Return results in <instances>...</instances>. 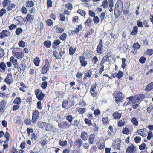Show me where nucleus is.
<instances>
[{
  "mask_svg": "<svg viewBox=\"0 0 153 153\" xmlns=\"http://www.w3.org/2000/svg\"><path fill=\"white\" fill-rule=\"evenodd\" d=\"M123 2L121 0L118 1L116 3L114 13L116 18H118L120 16L123 11Z\"/></svg>",
  "mask_w": 153,
  "mask_h": 153,
  "instance_id": "nucleus-1",
  "label": "nucleus"
},
{
  "mask_svg": "<svg viewBox=\"0 0 153 153\" xmlns=\"http://www.w3.org/2000/svg\"><path fill=\"white\" fill-rule=\"evenodd\" d=\"M113 95L115 97V100L117 103L123 101L124 95L122 92L119 91H116L113 93Z\"/></svg>",
  "mask_w": 153,
  "mask_h": 153,
  "instance_id": "nucleus-2",
  "label": "nucleus"
},
{
  "mask_svg": "<svg viewBox=\"0 0 153 153\" xmlns=\"http://www.w3.org/2000/svg\"><path fill=\"white\" fill-rule=\"evenodd\" d=\"M35 94L38 100L40 101L43 99L45 96L44 94L43 93L42 91L39 89H38L35 91Z\"/></svg>",
  "mask_w": 153,
  "mask_h": 153,
  "instance_id": "nucleus-3",
  "label": "nucleus"
},
{
  "mask_svg": "<svg viewBox=\"0 0 153 153\" xmlns=\"http://www.w3.org/2000/svg\"><path fill=\"white\" fill-rule=\"evenodd\" d=\"M17 48H15L12 51V53L16 57V58L19 59H22L24 56V54L22 52H16L17 51Z\"/></svg>",
  "mask_w": 153,
  "mask_h": 153,
  "instance_id": "nucleus-4",
  "label": "nucleus"
},
{
  "mask_svg": "<svg viewBox=\"0 0 153 153\" xmlns=\"http://www.w3.org/2000/svg\"><path fill=\"white\" fill-rule=\"evenodd\" d=\"M71 126V124H69L67 121L60 122L58 124L59 127L62 129L69 128Z\"/></svg>",
  "mask_w": 153,
  "mask_h": 153,
  "instance_id": "nucleus-5",
  "label": "nucleus"
},
{
  "mask_svg": "<svg viewBox=\"0 0 153 153\" xmlns=\"http://www.w3.org/2000/svg\"><path fill=\"white\" fill-rule=\"evenodd\" d=\"M39 112L37 110H36L33 111L32 114V121L33 123H35L37 121V120L39 118Z\"/></svg>",
  "mask_w": 153,
  "mask_h": 153,
  "instance_id": "nucleus-6",
  "label": "nucleus"
},
{
  "mask_svg": "<svg viewBox=\"0 0 153 153\" xmlns=\"http://www.w3.org/2000/svg\"><path fill=\"white\" fill-rule=\"evenodd\" d=\"M50 64L48 60H46L45 61V64L43 67L42 71V74H45L47 73L50 67Z\"/></svg>",
  "mask_w": 153,
  "mask_h": 153,
  "instance_id": "nucleus-7",
  "label": "nucleus"
},
{
  "mask_svg": "<svg viewBox=\"0 0 153 153\" xmlns=\"http://www.w3.org/2000/svg\"><path fill=\"white\" fill-rule=\"evenodd\" d=\"M7 76L4 80L7 84L10 85L11 84L13 81V79L12 78V74L11 73H9L7 74Z\"/></svg>",
  "mask_w": 153,
  "mask_h": 153,
  "instance_id": "nucleus-8",
  "label": "nucleus"
},
{
  "mask_svg": "<svg viewBox=\"0 0 153 153\" xmlns=\"http://www.w3.org/2000/svg\"><path fill=\"white\" fill-rule=\"evenodd\" d=\"M135 146L133 144H131L128 146L126 149V153H135Z\"/></svg>",
  "mask_w": 153,
  "mask_h": 153,
  "instance_id": "nucleus-9",
  "label": "nucleus"
},
{
  "mask_svg": "<svg viewBox=\"0 0 153 153\" xmlns=\"http://www.w3.org/2000/svg\"><path fill=\"white\" fill-rule=\"evenodd\" d=\"M121 141L120 140H117L114 142L112 144L114 148L115 149L119 150L120 147V144Z\"/></svg>",
  "mask_w": 153,
  "mask_h": 153,
  "instance_id": "nucleus-10",
  "label": "nucleus"
},
{
  "mask_svg": "<svg viewBox=\"0 0 153 153\" xmlns=\"http://www.w3.org/2000/svg\"><path fill=\"white\" fill-rule=\"evenodd\" d=\"M102 47V40H100V41L99 43L97 46V53H101L103 50Z\"/></svg>",
  "mask_w": 153,
  "mask_h": 153,
  "instance_id": "nucleus-11",
  "label": "nucleus"
},
{
  "mask_svg": "<svg viewBox=\"0 0 153 153\" xmlns=\"http://www.w3.org/2000/svg\"><path fill=\"white\" fill-rule=\"evenodd\" d=\"M80 62L82 66L85 67L87 65V62L85 60V58L83 56H80L79 57Z\"/></svg>",
  "mask_w": 153,
  "mask_h": 153,
  "instance_id": "nucleus-12",
  "label": "nucleus"
},
{
  "mask_svg": "<svg viewBox=\"0 0 153 153\" xmlns=\"http://www.w3.org/2000/svg\"><path fill=\"white\" fill-rule=\"evenodd\" d=\"M88 134L85 132H83L81 133L80 137L83 140L86 141L88 138Z\"/></svg>",
  "mask_w": 153,
  "mask_h": 153,
  "instance_id": "nucleus-13",
  "label": "nucleus"
},
{
  "mask_svg": "<svg viewBox=\"0 0 153 153\" xmlns=\"http://www.w3.org/2000/svg\"><path fill=\"white\" fill-rule=\"evenodd\" d=\"M95 136V135L94 134H91L90 135L89 138V143L91 144H92L94 143V138Z\"/></svg>",
  "mask_w": 153,
  "mask_h": 153,
  "instance_id": "nucleus-14",
  "label": "nucleus"
},
{
  "mask_svg": "<svg viewBox=\"0 0 153 153\" xmlns=\"http://www.w3.org/2000/svg\"><path fill=\"white\" fill-rule=\"evenodd\" d=\"M0 68L1 69L0 70L1 72L4 73L5 71L6 66L5 63L4 62H1L0 64Z\"/></svg>",
  "mask_w": 153,
  "mask_h": 153,
  "instance_id": "nucleus-15",
  "label": "nucleus"
},
{
  "mask_svg": "<svg viewBox=\"0 0 153 153\" xmlns=\"http://www.w3.org/2000/svg\"><path fill=\"white\" fill-rule=\"evenodd\" d=\"M145 96L143 94H139L137 97V100L138 103H140L141 101L144 98Z\"/></svg>",
  "mask_w": 153,
  "mask_h": 153,
  "instance_id": "nucleus-16",
  "label": "nucleus"
},
{
  "mask_svg": "<svg viewBox=\"0 0 153 153\" xmlns=\"http://www.w3.org/2000/svg\"><path fill=\"white\" fill-rule=\"evenodd\" d=\"M153 89V82L149 84L145 88V90L150 91Z\"/></svg>",
  "mask_w": 153,
  "mask_h": 153,
  "instance_id": "nucleus-17",
  "label": "nucleus"
},
{
  "mask_svg": "<svg viewBox=\"0 0 153 153\" xmlns=\"http://www.w3.org/2000/svg\"><path fill=\"white\" fill-rule=\"evenodd\" d=\"M75 143L79 148H80L83 143V141L80 139H79L75 141Z\"/></svg>",
  "mask_w": 153,
  "mask_h": 153,
  "instance_id": "nucleus-18",
  "label": "nucleus"
},
{
  "mask_svg": "<svg viewBox=\"0 0 153 153\" xmlns=\"http://www.w3.org/2000/svg\"><path fill=\"white\" fill-rule=\"evenodd\" d=\"M26 7H31L34 5V4L32 1H28L26 2Z\"/></svg>",
  "mask_w": 153,
  "mask_h": 153,
  "instance_id": "nucleus-19",
  "label": "nucleus"
},
{
  "mask_svg": "<svg viewBox=\"0 0 153 153\" xmlns=\"http://www.w3.org/2000/svg\"><path fill=\"white\" fill-rule=\"evenodd\" d=\"M26 18L27 21L30 22H31L34 19L33 16L29 14H27Z\"/></svg>",
  "mask_w": 153,
  "mask_h": 153,
  "instance_id": "nucleus-20",
  "label": "nucleus"
},
{
  "mask_svg": "<svg viewBox=\"0 0 153 153\" xmlns=\"http://www.w3.org/2000/svg\"><path fill=\"white\" fill-rule=\"evenodd\" d=\"M138 27L137 26H134L133 28V30L131 33V34L132 35H135L138 31Z\"/></svg>",
  "mask_w": 153,
  "mask_h": 153,
  "instance_id": "nucleus-21",
  "label": "nucleus"
},
{
  "mask_svg": "<svg viewBox=\"0 0 153 153\" xmlns=\"http://www.w3.org/2000/svg\"><path fill=\"white\" fill-rule=\"evenodd\" d=\"M82 29V26L81 25H79L78 27L74 30L72 31V32L76 33H77L80 31H81Z\"/></svg>",
  "mask_w": 153,
  "mask_h": 153,
  "instance_id": "nucleus-22",
  "label": "nucleus"
},
{
  "mask_svg": "<svg viewBox=\"0 0 153 153\" xmlns=\"http://www.w3.org/2000/svg\"><path fill=\"white\" fill-rule=\"evenodd\" d=\"M16 5L14 4H11V3L8 6L7 9L8 11L12 10L13 9L16 7Z\"/></svg>",
  "mask_w": 153,
  "mask_h": 153,
  "instance_id": "nucleus-23",
  "label": "nucleus"
},
{
  "mask_svg": "<svg viewBox=\"0 0 153 153\" xmlns=\"http://www.w3.org/2000/svg\"><path fill=\"white\" fill-rule=\"evenodd\" d=\"M113 116L115 119H120L121 116V114L117 112H114L113 113Z\"/></svg>",
  "mask_w": 153,
  "mask_h": 153,
  "instance_id": "nucleus-24",
  "label": "nucleus"
},
{
  "mask_svg": "<svg viewBox=\"0 0 153 153\" xmlns=\"http://www.w3.org/2000/svg\"><path fill=\"white\" fill-rule=\"evenodd\" d=\"M92 74V72L90 70L85 71L84 75L88 78L90 77H91V75Z\"/></svg>",
  "mask_w": 153,
  "mask_h": 153,
  "instance_id": "nucleus-25",
  "label": "nucleus"
},
{
  "mask_svg": "<svg viewBox=\"0 0 153 153\" xmlns=\"http://www.w3.org/2000/svg\"><path fill=\"white\" fill-rule=\"evenodd\" d=\"M22 100L19 97H17L13 101V103L15 104H19L21 102Z\"/></svg>",
  "mask_w": 153,
  "mask_h": 153,
  "instance_id": "nucleus-26",
  "label": "nucleus"
},
{
  "mask_svg": "<svg viewBox=\"0 0 153 153\" xmlns=\"http://www.w3.org/2000/svg\"><path fill=\"white\" fill-rule=\"evenodd\" d=\"M11 3L10 0H4L3 2V4L4 7H6L8 6Z\"/></svg>",
  "mask_w": 153,
  "mask_h": 153,
  "instance_id": "nucleus-27",
  "label": "nucleus"
},
{
  "mask_svg": "<svg viewBox=\"0 0 153 153\" xmlns=\"http://www.w3.org/2000/svg\"><path fill=\"white\" fill-rule=\"evenodd\" d=\"M1 33H2L5 37H7L10 34L9 30H5L2 31Z\"/></svg>",
  "mask_w": 153,
  "mask_h": 153,
  "instance_id": "nucleus-28",
  "label": "nucleus"
},
{
  "mask_svg": "<svg viewBox=\"0 0 153 153\" xmlns=\"http://www.w3.org/2000/svg\"><path fill=\"white\" fill-rule=\"evenodd\" d=\"M6 103L4 101H1L0 104V110L2 111L4 108Z\"/></svg>",
  "mask_w": 153,
  "mask_h": 153,
  "instance_id": "nucleus-29",
  "label": "nucleus"
},
{
  "mask_svg": "<svg viewBox=\"0 0 153 153\" xmlns=\"http://www.w3.org/2000/svg\"><path fill=\"white\" fill-rule=\"evenodd\" d=\"M91 22L92 20L90 18H88L85 22V24L88 27H90L91 25Z\"/></svg>",
  "mask_w": 153,
  "mask_h": 153,
  "instance_id": "nucleus-30",
  "label": "nucleus"
},
{
  "mask_svg": "<svg viewBox=\"0 0 153 153\" xmlns=\"http://www.w3.org/2000/svg\"><path fill=\"white\" fill-rule=\"evenodd\" d=\"M53 54L54 56L57 59H61V55H59V53L58 54L57 52L56 51H53Z\"/></svg>",
  "mask_w": 153,
  "mask_h": 153,
  "instance_id": "nucleus-31",
  "label": "nucleus"
},
{
  "mask_svg": "<svg viewBox=\"0 0 153 153\" xmlns=\"http://www.w3.org/2000/svg\"><path fill=\"white\" fill-rule=\"evenodd\" d=\"M123 75V72L120 71H119L118 73L116 75L115 77H117L119 79H120L122 77Z\"/></svg>",
  "mask_w": 153,
  "mask_h": 153,
  "instance_id": "nucleus-32",
  "label": "nucleus"
},
{
  "mask_svg": "<svg viewBox=\"0 0 153 153\" xmlns=\"http://www.w3.org/2000/svg\"><path fill=\"white\" fill-rule=\"evenodd\" d=\"M67 35L65 33H63L59 37L60 40L62 41H65L66 39Z\"/></svg>",
  "mask_w": 153,
  "mask_h": 153,
  "instance_id": "nucleus-33",
  "label": "nucleus"
},
{
  "mask_svg": "<svg viewBox=\"0 0 153 153\" xmlns=\"http://www.w3.org/2000/svg\"><path fill=\"white\" fill-rule=\"evenodd\" d=\"M40 61L39 58L38 57H36L34 59V62L36 66H39Z\"/></svg>",
  "mask_w": 153,
  "mask_h": 153,
  "instance_id": "nucleus-34",
  "label": "nucleus"
},
{
  "mask_svg": "<svg viewBox=\"0 0 153 153\" xmlns=\"http://www.w3.org/2000/svg\"><path fill=\"white\" fill-rule=\"evenodd\" d=\"M10 61L12 62L13 65L18 63L17 59H15L14 57L13 56H12L10 57Z\"/></svg>",
  "mask_w": 153,
  "mask_h": 153,
  "instance_id": "nucleus-35",
  "label": "nucleus"
},
{
  "mask_svg": "<svg viewBox=\"0 0 153 153\" xmlns=\"http://www.w3.org/2000/svg\"><path fill=\"white\" fill-rule=\"evenodd\" d=\"M122 132L124 134H128L129 133L130 131L128 128H125L123 129Z\"/></svg>",
  "mask_w": 153,
  "mask_h": 153,
  "instance_id": "nucleus-36",
  "label": "nucleus"
},
{
  "mask_svg": "<svg viewBox=\"0 0 153 153\" xmlns=\"http://www.w3.org/2000/svg\"><path fill=\"white\" fill-rule=\"evenodd\" d=\"M102 6L104 8L108 7V2L107 0H104L102 3Z\"/></svg>",
  "mask_w": 153,
  "mask_h": 153,
  "instance_id": "nucleus-37",
  "label": "nucleus"
},
{
  "mask_svg": "<svg viewBox=\"0 0 153 153\" xmlns=\"http://www.w3.org/2000/svg\"><path fill=\"white\" fill-rule=\"evenodd\" d=\"M59 144L62 146H65L67 145V141L66 140L63 141L60 140L59 141Z\"/></svg>",
  "mask_w": 153,
  "mask_h": 153,
  "instance_id": "nucleus-38",
  "label": "nucleus"
},
{
  "mask_svg": "<svg viewBox=\"0 0 153 153\" xmlns=\"http://www.w3.org/2000/svg\"><path fill=\"white\" fill-rule=\"evenodd\" d=\"M51 44V42L50 41H46L44 43V45L47 48H49L50 47Z\"/></svg>",
  "mask_w": 153,
  "mask_h": 153,
  "instance_id": "nucleus-39",
  "label": "nucleus"
},
{
  "mask_svg": "<svg viewBox=\"0 0 153 153\" xmlns=\"http://www.w3.org/2000/svg\"><path fill=\"white\" fill-rule=\"evenodd\" d=\"M86 108H79L78 109V111L81 114H83L86 111Z\"/></svg>",
  "mask_w": 153,
  "mask_h": 153,
  "instance_id": "nucleus-40",
  "label": "nucleus"
},
{
  "mask_svg": "<svg viewBox=\"0 0 153 153\" xmlns=\"http://www.w3.org/2000/svg\"><path fill=\"white\" fill-rule=\"evenodd\" d=\"M66 119L69 122L71 123L73 120L72 116L70 115H68L66 117Z\"/></svg>",
  "mask_w": 153,
  "mask_h": 153,
  "instance_id": "nucleus-41",
  "label": "nucleus"
},
{
  "mask_svg": "<svg viewBox=\"0 0 153 153\" xmlns=\"http://www.w3.org/2000/svg\"><path fill=\"white\" fill-rule=\"evenodd\" d=\"M77 13L83 16H85L86 14V13L84 10L81 9H79L78 10Z\"/></svg>",
  "mask_w": 153,
  "mask_h": 153,
  "instance_id": "nucleus-42",
  "label": "nucleus"
},
{
  "mask_svg": "<svg viewBox=\"0 0 153 153\" xmlns=\"http://www.w3.org/2000/svg\"><path fill=\"white\" fill-rule=\"evenodd\" d=\"M68 104V100H65L62 102V106L63 108H65Z\"/></svg>",
  "mask_w": 153,
  "mask_h": 153,
  "instance_id": "nucleus-43",
  "label": "nucleus"
},
{
  "mask_svg": "<svg viewBox=\"0 0 153 153\" xmlns=\"http://www.w3.org/2000/svg\"><path fill=\"white\" fill-rule=\"evenodd\" d=\"M131 122L133 124L136 126L138 125V121L135 117H134L132 119Z\"/></svg>",
  "mask_w": 153,
  "mask_h": 153,
  "instance_id": "nucleus-44",
  "label": "nucleus"
},
{
  "mask_svg": "<svg viewBox=\"0 0 153 153\" xmlns=\"http://www.w3.org/2000/svg\"><path fill=\"white\" fill-rule=\"evenodd\" d=\"M47 82L44 81L42 83L41 87L43 89H45L47 87Z\"/></svg>",
  "mask_w": 153,
  "mask_h": 153,
  "instance_id": "nucleus-45",
  "label": "nucleus"
},
{
  "mask_svg": "<svg viewBox=\"0 0 153 153\" xmlns=\"http://www.w3.org/2000/svg\"><path fill=\"white\" fill-rule=\"evenodd\" d=\"M23 31V30L21 28H18L16 31V33L17 35H19Z\"/></svg>",
  "mask_w": 153,
  "mask_h": 153,
  "instance_id": "nucleus-46",
  "label": "nucleus"
},
{
  "mask_svg": "<svg viewBox=\"0 0 153 153\" xmlns=\"http://www.w3.org/2000/svg\"><path fill=\"white\" fill-rule=\"evenodd\" d=\"M146 59V58L145 57L142 56L140 58L139 61L141 63L143 64L145 63Z\"/></svg>",
  "mask_w": 153,
  "mask_h": 153,
  "instance_id": "nucleus-47",
  "label": "nucleus"
},
{
  "mask_svg": "<svg viewBox=\"0 0 153 153\" xmlns=\"http://www.w3.org/2000/svg\"><path fill=\"white\" fill-rule=\"evenodd\" d=\"M56 31L58 33H61L64 31V29L62 28L58 27L56 28Z\"/></svg>",
  "mask_w": 153,
  "mask_h": 153,
  "instance_id": "nucleus-48",
  "label": "nucleus"
},
{
  "mask_svg": "<svg viewBox=\"0 0 153 153\" xmlns=\"http://www.w3.org/2000/svg\"><path fill=\"white\" fill-rule=\"evenodd\" d=\"M45 122H43L41 121H38V126L41 128H43L44 126V124Z\"/></svg>",
  "mask_w": 153,
  "mask_h": 153,
  "instance_id": "nucleus-49",
  "label": "nucleus"
},
{
  "mask_svg": "<svg viewBox=\"0 0 153 153\" xmlns=\"http://www.w3.org/2000/svg\"><path fill=\"white\" fill-rule=\"evenodd\" d=\"M93 21L95 24H97L99 22V19L97 16H95L93 18Z\"/></svg>",
  "mask_w": 153,
  "mask_h": 153,
  "instance_id": "nucleus-50",
  "label": "nucleus"
},
{
  "mask_svg": "<svg viewBox=\"0 0 153 153\" xmlns=\"http://www.w3.org/2000/svg\"><path fill=\"white\" fill-rule=\"evenodd\" d=\"M18 45L21 47H24L25 45V43L22 40H21L19 41Z\"/></svg>",
  "mask_w": 153,
  "mask_h": 153,
  "instance_id": "nucleus-51",
  "label": "nucleus"
},
{
  "mask_svg": "<svg viewBox=\"0 0 153 153\" xmlns=\"http://www.w3.org/2000/svg\"><path fill=\"white\" fill-rule=\"evenodd\" d=\"M75 52V50H74L72 47L71 46L69 48V53L70 55H73Z\"/></svg>",
  "mask_w": 153,
  "mask_h": 153,
  "instance_id": "nucleus-52",
  "label": "nucleus"
},
{
  "mask_svg": "<svg viewBox=\"0 0 153 153\" xmlns=\"http://www.w3.org/2000/svg\"><path fill=\"white\" fill-rule=\"evenodd\" d=\"M129 99V101L128 102L129 103H134L135 102V98L133 97H130L128 98Z\"/></svg>",
  "mask_w": 153,
  "mask_h": 153,
  "instance_id": "nucleus-53",
  "label": "nucleus"
},
{
  "mask_svg": "<svg viewBox=\"0 0 153 153\" xmlns=\"http://www.w3.org/2000/svg\"><path fill=\"white\" fill-rule=\"evenodd\" d=\"M4 137L5 138L7 139V141H8L10 140V135L9 133L7 131L4 134Z\"/></svg>",
  "mask_w": 153,
  "mask_h": 153,
  "instance_id": "nucleus-54",
  "label": "nucleus"
},
{
  "mask_svg": "<svg viewBox=\"0 0 153 153\" xmlns=\"http://www.w3.org/2000/svg\"><path fill=\"white\" fill-rule=\"evenodd\" d=\"M153 137L152 133L151 131H149L148 133L147 139L149 140Z\"/></svg>",
  "mask_w": 153,
  "mask_h": 153,
  "instance_id": "nucleus-55",
  "label": "nucleus"
},
{
  "mask_svg": "<svg viewBox=\"0 0 153 153\" xmlns=\"http://www.w3.org/2000/svg\"><path fill=\"white\" fill-rule=\"evenodd\" d=\"M46 23L48 26H51L53 24L52 20L51 19H48L46 21Z\"/></svg>",
  "mask_w": 153,
  "mask_h": 153,
  "instance_id": "nucleus-56",
  "label": "nucleus"
},
{
  "mask_svg": "<svg viewBox=\"0 0 153 153\" xmlns=\"http://www.w3.org/2000/svg\"><path fill=\"white\" fill-rule=\"evenodd\" d=\"M133 47L134 49H138L140 47V46L138 43H134L133 44Z\"/></svg>",
  "mask_w": 153,
  "mask_h": 153,
  "instance_id": "nucleus-57",
  "label": "nucleus"
},
{
  "mask_svg": "<svg viewBox=\"0 0 153 153\" xmlns=\"http://www.w3.org/2000/svg\"><path fill=\"white\" fill-rule=\"evenodd\" d=\"M47 6L48 7V8L49 7H51L52 6V1L50 0H47Z\"/></svg>",
  "mask_w": 153,
  "mask_h": 153,
  "instance_id": "nucleus-58",
  "label": "nucleus"
},
{
  "mask_svg": "<svg viewBox=\"0 0 153 153\" xmlns=\"http://www.w3.org/2000/svg\"><path fill=\"white\" fill-rule=\"evenodd\" d=\"M102 121L104 123H107L109 122V120L108 117H103L102 118Z\"/></svg>",
  "mask_w": 153,
  "mask_h": 153,
  "instance_id": "nucleus-59",
  "label": "nucleus"
},
{
  "mask_svg": "<svg viewBox=\"0 0 153 153\" xmlns=\"http://www.w3.org/2000/svg\"><path fill=\"white\" fill-rule=\"evenodd\" d=\"M122 68L124 69L126 67V64H125V62H126V59L124 58H122Z\"/></svg>",
  "mask_w": 153,
  "mask_h": 153,
  "instance_id": "nucleus-60",
  "label": "nucleus"
},
{
  "mask_svg": "<svg viewBox=\"0 0 153 153\" xmlns=\"http://www.w3.org/2000/svg\"><path fill=\"white\" fill-rule=\"evenodd\" d=\"M146 146V145L145 143H143L139 146V148L140 150H143L145 149Z\"/></svg>",
  "mask_w": 153,
  "mask_h": 153,
  "instance_id": "nucleus-61",
  "label": "nucleus"
},
{
  "mask_svg": "<svg viewBox=\"0 0 153 153\" xmlns=\"http://www.w3.org/2000/svg\"><path fill=\"white\" fill-rule=\"evenodd\" d=\"M85 123L89 126H91V121L90 120H88L87 118H85Z\"/></svg>",
  "mask_w": 153,
  "mask_h": 153,
  "instance_id": "nucleus-62",
  "label": "nucleus"
},
{
  "mask_svg": "<svg viewBox=\"0 0 153 153\" xmlns=\"http://www.w3.org/2000/svg\"><path fill=\"white\" fill-rule=\"evenodd\" d=\"M134 140L136 143H138L140 141L141 137H138L137 136H136L134 138Z\"/></svg>",
  "mask_w": 153,
  "mask_h": 153,
  "instance_id": "nucleus-63",
  "label": "nucleus"
},
{
  "mask_svg": "<svg viewBox=\"0 0 153 153\" xmlns=\"http://www.w3.org/2000/svg\"><path fill=\"white\" fill-rule=\"evenodd\" d=\"M147 53L149 56H150L153 54V50L152 49H148L147 51Z\"/></svg>",
  "mask_w": 153,
  "mask_h": 153,
  "instance_id": "nucleus-64",
  "label": "nucleus"
}]
</instances>
